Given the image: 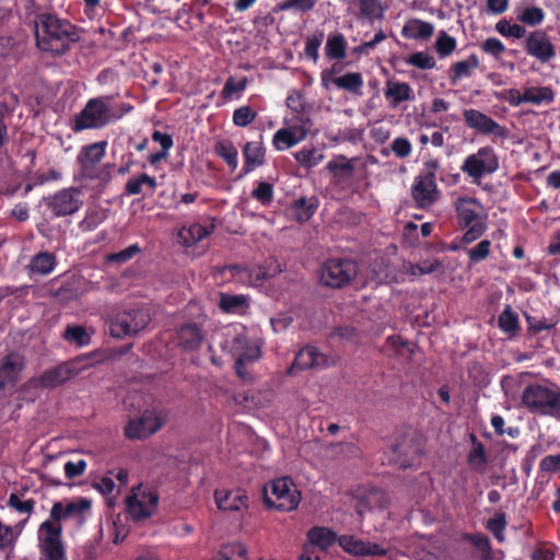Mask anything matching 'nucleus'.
<instances>
[{
    "label": "nucleus",
    "instance_id": "nucleus-52",
    "mask_svg": "<svg viewBox=\"0 0 560 560\" xmlns=\"http://www.w3.org/2000/svg\"><path fill=\"white\" fill-rule=\"evenodd\" d=\"M141 253V247L138 244H131L125 249L110 253L106 256V261L112 264L122 265L131 260L136 255Z\"/></svg>",
    "mask_w": 560,
    "mask_h": 560
},
{
    "label": "nucleus",
    "instance_id": "nucleus-62",
    "mask_svg": "<svg viewBox=\"0 0 560 560\" xmlns=\"http://www.w3.org/2000/svg\"><path fill=\"white\" fill-rule=\"evenodd\" d=\"M495 97L499 100L506 101L511 106H520L522 103H526L523 100V94L517 89H509L499 93H495Z\"/></svg>",
    "mask_w": 560,
    "mask_h": 560
},
{
    "label": "nucleus",
    "instance_id": "nucleus-39",
    "mask_svg": "<svg viewBox=\"0 0 560 560\" xmlns=\"http://www.w3.org/2000/svg\"><path fill=\"white\" fill-rule=\"evenodd\" d=\"M147 186L150 190L154 191L158 187L155 177L145 173H141L136 177L129 178L125 185V194L128 196H136L142 192V186Z\"/></svg>",
    "mask_w": 560,
    "mask_h": 560
},
{
    "label": "nucleus",
    "instance_id": "nucleus-6",
    "mask_svg": "<svg viewBox=\"0 0 560 560\" xmlns=\"http://www.w3.org/2000/svg\"><path fill=\"white\" fill-rule=\"evenodd\" d=\"M422 451V438L409 429L396 438L389 459L399 468L406 469L418 464Z\"/></svg>",
    "mask_w": 560,
    "mask_h": 560
},
{
    "label": "nucleus",
    "instance_id": "nucleus-13",
    "mask_svg": "<svg viewBox=\"0 0 560 560\" xmlns=\"http://www.w3.org/2000/svg\"><path fill=\"white\" fill-rule=\"evenodd\" d=\"M525 52L540 63H549L557 56V47L544 30L529 32L524 42Z\"/></svg>",
    "mask_w": 560,
    "mask_h": 560
},
{
    "label": "nucleus",
    "instance_id": "nucleus-64",
    "mask_svg": "<svg viewBox=\"0 0 560 560\" xmlns=\"http://www.w3.org/2000/svg\"><path fill=\"white\" fill-rule=\"evenodd\" d=\"M386 38V34L381 30L374 34V37L369 42H363L354 48L355 54L365 55L370 49H373Z\"/></svg>",
    "mask_w": 560,
    "mask_h": 560
},
{
    "label": "nucleus",
    "instance_id": "nucleus-27",
    "mask_svg": "<svg viewBox=\"0 0 560 560\" xmlns=\"http://www.w3.org/2000/svg\"><path fill=\"white\" fill-rule=\"evenodd\" d=\"M433 33L434 25L419 19H410L401 30L402 37L416 40L429 39Z\"/></svg>",
    "mask_w": 560,
    "mask_h": 560
},
{
    "label": "nucleus",
    "instance_id": "nucleus-8",
    "mask_svg": "<svg viewBox=\"0 0 560 560\" xmlns=\"http://www.w3.org/2000/svg\"><path fill=\"white\" fill-rule=\"evenodd\" d=\"M523 404L542 415L560 418V392L542 385H529L522 395Z\"/></svg>",
    "mask_w": 560,
    "mask_h": 560
},
{
    "label": "nucleus",
    "instance_id": "nucleus-9",
    "mask_svg": "<svg viewBox=\"0 0 560 560\" xmlns=\"http://www.w3.org/2000/svg\"><path fill=\"white\" fill-rule=\"evenodd\" d=\"M264 501L269 508L290 512L301 502V493L288 477L279 478L271 483V492L264 488Z\"/></svg>",
    "mask_w": 560,
    "mask_h": 560
},
{
    "label": "nucleus",
    "instance_id": "nucleus-55",
    "mask_svg": "<svg viewBox=\"0 0 560 560\" xmlns=\"http://www.w3.org/2000/svg\"><path fill=\"white\" fill-rule=\"evenodd\" d=\"M506 516L505 513L500 512L494 515V517L488 520L487 528L493 534V536L499 540H504L503 532L506 527Z\"/></svg>",
    "mask_w": 560,
    "mask_h": 560
},
{
    "label": "nucleus",
    "instance_id": "nucleus-63",
    "mask_svg": "<svg viewBox=\"0 0 560 560\" xmlns=\"http://www.w3.org/2000/svg\"><path fill=\"white\" fill-rule=\"evenodd\" d=\"M9 505L21 513L30 514L34 510L35 501L32 499L22 501L18 494L12 493L9 498Z\"/></svg>",
    "mask_w": 560,
    "mask_h": 560
},
{
    "label": "nucleus",
    "instance_id": "nucleus-44",
    "mask_svg": "<svg viewBox=\"0 0 560 560\" xmlns=\"http://www.w3.org/2000/svg\"><path fill=\"white\" fill-rule=\"evenodd\" d=\"M250 196L262 207H269L275 198L273 184L265 180L256 182V187L252 190Z\"/></svg>",
    "mask_w": 560,
    "mask_h": 560
},
{
    "label": "nucleus",
    "instance_id": "nucleus-16",
    "mask_svg": "<svg viewBox=\"0 0 560 560\" xmlns=\"http://www.w3.org/2000/svg\"><path fill=\"white\" fill-rule=\"evenodd\" d=\"M410 192L416 208L421 210L432 208L441 197L436 180L420 176L415 177Z\"/></svg>",
    "mask_w": 560,
    "mask_h": 560
},
{
    "label": "nucleus",
    "instance_id": "nucleus-54",
    "mask_svg": "<svg viewBox=\"0 0 560 560\" xmlns=\"http://www.w3.org/2000/svg\"><path fill=\"white\" fill-rule=\"evenodd\" d=\"M257 117V113L250 106H241L233 113V124L237 127H246Z\"/></svg>",
    "mask_w": 560,
    "mask_h": 560
},
{
    "label": "nucleus",
    "instance_id": "nucleus-43",
    "mask_svg": "<svg viewBox=\"0 0 560 560\" xmlns=\"http://www.w3.org/2000/svg\"><path fill=\"white\" fill-rule=\"evenodd\" d=\"M499 328L509 335H515L520 329L518 315L512 310L511 305H506L498 317Z\"/></svg>",
    "mask_w": 560,
    "mask_h": 560
},
{
    "label": "nucleus",
    "instance_id": "nucleus-38",
    "mask_svg": "<svg viewBox=\"0 0 560 560\" xmlns=\"http://www.w3.org/2000/svg\"><path fill=\"white\" fill-rule=\"evenodd\" d=\"M219 307L223 313L234 314L248 307V299L243 294L221 293Z\"/></svg>",
    "mask_w": 560,
    "mask_h": 560
},
{
    "label": "nucleus",
    "instance_id": "nucleus-14",
    "mask_svg": "<svg viewBox=\"0 0 560 560\" xmlns=\"http://www.w3.org/2000/svg\"><path fill=\"white\" fill-rule=\"evenodd\" d=\"M463 118L465 125L482 136H493L495 138L504 139L508 135L506 128L495 121L487 114L475 109H464Z\"/></svg>",
    "mask_w": 560,
    "mask_h": 560
},
{
    "label": "nucleus",
    "instance_id": "nucleus-56",
    "mask_svg": "<svg viewBox=\"0 0 560 560\" xmlns=\"http://www.w3.org/2000/svg\"><path fill=\"white\" fill-rule=\"evenodd\" d=\"M490 248L491 242L489 240H482L475 247L468 249L467 256L471 262L477 264L488 258Z\"/></svg>",
    "mask_w": 560,
    "mask_h": 560
},
{
    "label": "nucleus",
    "instance_id": "nucleus-19",
    "mask_svg": "<svg viewBox=\"0 0 560 560\" xmlns=\"http://www.w3.org/2000/svg\"><path fill=\"white\" fill-rule=\"evenodd\" d=\"M242 151L244 165L238 175L240 178L248 175L266 163V148L262 142V136L259 137V140L246 142Z\"/></svg>",
    "mask_w": 560,
    "mask_h": 560
},
{
    "label": "nucleus",
    "instance_id": "nucleus-24",
    "mask_svg": "<svg viewBox=\"0 0 560 560\" xmlns=\"http://www.w3.org/2000/svg\"><path fill=\"white\" fill-rule=\"evenodd\" d=\"M388 497L384 490L373 488L366 491L360 499L357 505V513L363 516L366 511L383 510L388 505Z\"/></svg>",
    "mask_w": 560,
    "mask_h": 560
},
{
    "label": "nucleus",
    "instance_id": "nucleus-17",
    "mask_svg": "<svg viewBox=\"0 0 560 560\" xmlns=\"http://www.w3.org/2000/svg\"><path fill=\"white\" fill-rule=\"evenodd\" d=\"M164 422L154 411L145 410L139 419L128 422L125 434L130 440H142L158 432Z\"/></svg>",
    "mask_w": 560,
    "mask_h": 560
},
{
    "label": "nucleus",
    "instance_id": "nucleus-61",
    "mask_svg": "<svg viewBox=\"0 0 560 560\" xmlns=\"http://www.w3.org/2000/svg\"><path fill=\"white\" fill-rule=\"evenodd\" d=\"M390 149L397 158L406 159L412 152V144L407 138L398 137L393 140Z\"/></svg>",
    "mask_w": 560,
    "mask_h": 560
},
{
    "label": "nucleus",
    "instance_id": "nucleus-49",
    "mask_svg": "<svg viewBox=\"0 0 560 560\" xmlns=\"http://www.w3.org/2000/svg\"><path fill=\"white\" fill-rule=\"evenodd\" d=\"M294 158L303 167L312 168L322 162L324 155L315 148H311L302 149L294 154Z\"/></svg>",
    "mask_w": 560,
    "mask_h": 560
},
{
    "label": "nucleus",
    "instance_id": "nucleus-32",
    "mask_svg": "<svg viewBox=\"0 0 560 560\" xmlns=\"http://www.w3.org/2000/svg\"><path fill=\"white\" fill-rule=\"evenodd\" d=\"M56 267V256L54 253L40 252L32 257L28 264L31 273L46 276Z\"/></svg>",
    "mask_w": 560,
    "mask_h": 560
},
{
    "label": "nucleus",
    "instance_id": "nucleus-53",
    "mask_svg": "<svg viewBox=\"0 0 560 560\" xmlns=\"http://www.w3.org/2000/svg\"><path fill=\"white\" fill-rule=\"evenodd\" d=\"M247 86V78H242L238 82H235L233 77L228 78L224 86L221 91V96L224 100H232L234 94H241Z\"/></svg>",
    "mask_w": 560,
    "mask_h": 560
},
{
    "label": "nucleus",
    "instance_id": "nucleus-34",
    "mask_svg": "<svg viewBox=\"0 0 560 560\" xmlns=\"http://www.w3.org/2000/svg\"><path fill=\"white\" fill-rule=\"evenodd\" d=\"M357 159H347L345 155H339L337 159L329 161L326 168L339 179L350 178L353 176L355 170Z\"/></svg>",
    "mask_w": 560,
    "mask_h": 560
},
{
    "label": "nucleus",
    "instance_id": "nucleus-41",
    "mask_svg": "<svg viewBox=\"0 0 560 560\" xmlns=\"http://www.w3.org/2000/svg\"><path fill=\"white\" fill-rule=\"evenodd\" d=\"M65 340L75 347H86L91 342V336L85 327L81 325H68L62 334Z\"/></svg>",
    "mask_w": 560,
    "mask_h": 560
},
{
    "label": "nucleus",
    "instance_id": "nucleus-10",
    "mask_svg": "<svg viewBox=\"0 0 560 560\" xmlns=\"http://www.w3.org/2000/svg\"><path fill=\"white\" fill-rule=\"evenodd\" d=\"M499 167L500 162L495 150L490 145H485L480 147L476 153L467 155L460 170L476 183L485 175L495 173Z\"/></svg>",
    "mask_w": 560,
    "mask_h": 560
},
{
    "label": "nucleus",
    "instance_id": "nucleus-37",
    "mask_svg": "<svg viewBox=\"0 0 560 560\" xmlns=\"http://www.w3.org/2000/svg\"><path fill=\"white\" fill-rule=\"evenodd\" d=\"M325 54L328 59L341 60L347 55V40L341 33L329 35L325 45Z\"/></svg>",
    "mask_w": 560,
    "mask_h": 560
},
{
    "label": "nucleus",
    "instance_id": "nucleus-35",
    "mask_svg": "<svg viewBox=\"0 0 560 560\" xmlns=\"http://www.w3.org/2000/svg\"><path fill=\"white\" fill-rule=\"evenodd\" d=\"M214 153L222 159L231 171L238 166V152L232 141L228 139L219 140L214 144Z\"/></svg>",
    "mask_w": 560,
    "mask_h": 560
},
{
    "label": "nucleus",
    "instance_id": "nucleus-31",
    "mask_svg": "<svg viewBox=\"0 0 560 560\" xmlns=\"http://www.w3.org/2000/svg\"><path fill=\"white\" fill-rule=\"evenodd\" d=\"M212 230V226L208 228L200 223H192L188 228L183 226L179 230L178 238L184 246L190 247L211 234Z\"/></svg>",
    "mask_w": 560,
    "mask_h": 560
},
{
    "label": "nucleus",
    "instance_id": "nucleus-2",
    "mask_svg": "<svg viewBox=\"0 0 560 560\" xmlns=\"http://www.w3.org/2000/svg\"><path fill=\"white\" fill-rule=\"evenodd\" d=\"M110 100L112 96L90 98L83 109L75 115L72 130L78 132L86 129H102L133 109V106L127 103L109 106Z\"/></svg>",
    "mask_w": 560,
    "mask_h": 560
},
{
    "label": "nucleus",
    "instance_id": "nucleus-36",
    "mask_svg": "<svg viewBox=\"0 0 560 560\" xmlns=\"http://www.w3.org/2000/svg\"><path fill=\"white\" fill-rule=\"evenodd\" d=\"M305 139V132L301 135H295L292 129L281 128L273 135L272 145L278 151H283L285 149L292 148L302 140Z\"/></svg>",
    "mask_w": 560,
    "mask_h": 560
},
{
    "label": "nucleus",
    "instance_id": "nucleus-20",
    "mask_svg": "<svg viewBox=\"0 0 560 560\" xmlns=\"http://www.w3.org/2000/svg\"><path fill=\"white\" fill-rule=\"evenodd\" d=\"M24 365L25 360L21 352H9L4 355L0 361V389L16 383Z\"/></svg>",
    "mask_w": 560,
    "mask_h": 560
},
{
    "label": "nucleus",
    "instance_id": "nucleus-47",
    "mask_svg": "<svg viewBox=\"0 0 560 560\" xmlns=\"http://www.w3.org/2000/svg\"><path fill=\"white\" fill-rule=\"evenodd\" d=\"M480 49L483 54L492 57L498 62L502 61V57L506 51L505 45L497 37L486 38L480 44Z\"/></svg>",
    "mask_w": 560,
    "mask_h": 560
},
{
    "label": "nucleus",
    "instance_id": "nucleus-21",
    "mask_svg": "<svg viewBox=\"0 0 560 560\" xmlns=\"http://www.w3.org/2000/svg\"><path fill=\"white\" fill-rule=\"evenodd\" d=\"M205 341V331L197 323H185L176 331V346L180 350H198Z\"/></svg>",
    "mask_w": 560,
    "mask_h": 560
},
{
    "label": "nucleus",
    "instance_id": "nucleus-4",
    "mask_svg": "<svg viewBox=\"0 0 560 560\" xmlns=\"http://www.w3.org/2000/svg\"><path fill=\"white\" fill-rule=\"evenodd\" d=\"M457 224L466 230L462 237L464 244H470L480 238L487 231L486 217L482 215L481 203L468 196H459L453 202Z\"/></svg>",
    "mask_w": 560,
    "mask_h": 560
},
{
    "label": "nucleus",
    "instance_id": "nucleus-7",
    "mask_svg": "<svg viewBox=\"0 0 560 560\" xmlns=\"http://www.w3.org/2000/svg\"><path fill=\"white\" fill-rule=\"evenodd\" d=\"M95 352L78 355L75 359L61 363L45 371L37 380L43 387L54 388L62 385L68 380L78 375L86 366L93 365L98 360L94 359Z\"/></svg>",
    "mask_w": 560,
    "mask_h": 560
},
{
    "label": "nucleus",
    "instance_id": "nucleus-1",
    "mask_svg": "<svg viewBox=\"0 0 560 560\" xmlns=\"http://www.w3.org/2000/svg\"><path fill=\"white\" fill-rule=\"evenodd\" d=\"M34 23L36 47L54 58L67 55L81 38L80 27L56 13H39Z\"/></svg>",
    "mask_w": 560,
    "mask_h": 560
},
{
    "label": "nucleus",
    "instance_id": "nucleus-60",
    "mask_svg": "<svg viewBox=\"0 0 560 560\" xmlns=\"http://www.w3.org/2000/svg\"><path fill=\"white\" fill-rule=\"evenodd\" d=\"M233 400L235 404L249 409L261 407L260 393L245 392L235 394L233 395Z\"/></svg>",
    "mask_w": 560,
    "mask_h": 560
},
{
    "label": "nucleus",
    "instance_id": "nucleus-40",
    "mask_svg": "<svg viewBox=\"0 0 560 560\" xmlns=\"http://www.w3.org/2000/svg\"><path fill=\"white\" fill-rule=\"evenodd\" d=\"M523 100L535 105L550 104L555 101V93L550 86H532L525 89Z\"/></svg>",
    "mask_w": 560,
    "mask_h": 560
},
{
    "label": "nucleus",
    "instance_id": "nucleus-23",
    "mask_svg": "<svg viewBox=\"0 0 560 560\" xmlns=\"http://www.w3.org/2000/svg\"><path fill=\"white\" fill-rule=\"evenodd\" d=\"M384 96L388 103V107L395 109L398 105L406 101L415 98L413 91L409 83L388 80L386 82V89L384 90Z\"/></svg>",
    "mask_w": 560,
    "mask_h": 560
},
{
    "label": "nucleus",
    "instance_id": "nucleus-48",
    "mask_svg": "<svg viewBox=\"0 0 560 560\" xmlns=\"http://www.w3.org/2000/svg\"><path fill=\"white\" fill-rule=\"evenodd\" d=\"M406 63L416 67L420 70H431L436 67V61L433 56L425 51H416L406 58Z\"/></svg>",
    "mask_w": 560,
    "mask_h": 560
},
{
    "label": "nucleus",
    "instance_id": "nucleus-45",
    "mask_svg": "<svg viewBox=\"0 0 560 560\" xmlns=\"http://www.w3.org/2000/svg\"><path fill=\"white\" fill-rule=\"evenodd\" d=\"M546 18L545 11L536 5L525 7L523 11L518 14L517 20L527 26H538L540 25Z\"/></svg>",
    "mask_w": 560,
    "mask_h": 560
},
{
    "label": "nucleus",
    "instance_id": "nucleus-22",
    "mask_svg": "<svg viewBox=\"0 0 560 560\" xmlns=\"http://www.w3.org/2000/svg\"><path fill=\"white\" fill-rule=\"evenodd\" d=\"M159 502V495L155 492L143 493L142 499L136 495L127 498V510L135 521L145 520L150 517Z\"/></svg>",
    "mask_w": 560,
    "mask_h": 560
},
{
    "label": "nucleus",
    "instance_id": "nucleus-29",
    "mask_svg": "<svg viewBox=\"0 0 560 560\" xmlns=\"http://www.w3.org/2000/svg\"><path fill=\"white\" fill-rule=\"evenodd\" d=\"M319 206L316 197H301L291 205L292 215L300 223L307 222L315 213Z\"/></svg>",
    "mask_w": 560,
    "mask_h": 560
},
{
    "label": "nucleus",
    "instance_id": "nucleus-33",
    "mask_svg": "<svg viewBox=\"0 0 560 560\" xmlns=\"http://www.w3.org/2000/svg\"><path fill=\"white\" fill-rule=\"evenodd\" d=\"M106 141L94 142L81 148L77 155V163L100 164L106 153Z\"/></svg>",
    "mask_w": 560,
    "mask_h": 560
},
{
    "label": "nucleus",
    "instance_id": "nucleus-50",
    "mask_svg": "<svg viewBox=\"0 0 560 560\" xmlns=\"http://www.w3.org/2000/svg\"><path fill=\"white\" fill-rule=\"evenodd\" d=\"M324 40V32L316 31L314 34L306 37L304 54L307 59L317 61L319 58L318 49Z\"/></svg>",
    "mask_w": 560,
    "mask_h": 560
},
{
    "label": "nucleus",
    "instance_id": "nucleus-3",
    "mask_svg": "<svg viewBox=\"0 0 560 560\" xmlns=\"http://www.w3.org/2000/svg\"><path fill=\"white\" fill-rule=\"evenodd\" d=\"M310 544L320 550H327L336 542L348 553L353 556H385L386 549L378 544L364 541L353 536H340L328 527L314 526L307 532Z\"/></svg>",
    "mask_w": 560,
    "mask_h": 560
},
{
    "label": "nucleus",
    "instance_id": "nucleus-46",
    "mask_svg": "<svg viewBox=\"0 0 560 560\" xmlns=\"http://www.w3.org/2000/svg\"><path fill=\"white\" fill-rule=\"evenodd\" d=\"M464 538L476 547L481 560H492V548L487 536L482 534H466Z\"/></svg>",
    "mask_w": 560,
    "mask_h": 560
},
{
    "label": "nucleus",
    "instance_id": "nucleus-57",
    "mask_svg": "<svg viewBox=\"0 0 560 560\" xmlns=\"http://www.w3.org/2000/svg\"><path fill=\"white\" fill-rule=\"evenodd\" d=\"M316 2L317 0H285L279 3V10H294L296 12H308L314 9Z\"/></svg>",
    "mask_w": 560,
    "mask_h": 560
},
{
    "label": "nucleus",
    "instance_id": "nucleus-51",
    "mask_svg": "<svg viewBox=\"0 0 560 560\" xmlns=\"http://www.w3.org/2000/svg\"><path fill=\"white\" fill-rule=\"evenodd\" d=\"M456 39L445 31H441L435 42V49L440 58L450 56L456 49Z\"/></svg>",
    "mask_w": 560,
    "mask_h": 560
},
{
    "label": "nucleus",
    "instance_id": "nucleus-12",
    "mask_svg": "<svg viewBox=\"0 0 560 560\" xmlns=\"http://www.w3.org/2000/svg\"><path fill=\"white\" fill-rule=\"evenodd\" d=\"M43 203L55 218L72 215L83 206L82 190L78 187L62 188L44 197Z\"/></svg>",
    "mask_w": 560,
    "mask_h": 560
},
{
    "label": "nucleus",
    "instance_id": "nucleus-26",
    "mask_svg": "<svg viewBox=\"0 0 560 560\" xmlns=\"http://www.w3.org/2000/svg\"><path fill=\"white\" fill-rule=\"evenodd\" d=\"M80 176L84 179L97 180L98 185L106 186L112 180L113 164L78 163Z\"/></svg>",
    "mask_w": 560,
    "mask_h": 560
},
{
    "label": "nucleus",
    "instance_id": "nucleus-59",
    "mask_svg": "<svg viewBox=\"0 0 560 560\" xmlns=\"http://www.w3.org/2000/svg\"><path fill=\"white\" fill-rule=\"evenodd\" d=\"M526 323L528 325V330L538 334L542 330L552 329L556 325L555 322L547 319L546 317H536L528 314H525Z\"/></svg>",
    "mask_w": 560,
    "mask_h": 560
},
{
    "label": "nucleus",
    "instance_id": "nucleus-18",
    "mask_svg": "<svg viewBox=\"0 0 560 560\" xmlns=\"http://www.w3.org/2000/svg\"><path fill=\"white\" fill-rule=\"evenodd\" d=\"M336 358L327 352H296L293 363L288 370L289 374L298 371L318 370L335 364Z\"/></svg>",
    "mask_w": 560,
    "mask_h": 560
},
{
    "label": "nucleus",
    "instance_id": "nucleus-11",
    "mask_svg": "<svg viewBox=\"0 0 560 560\" xmlns=\"http://www.w3.org/2000/svg\"><path fill=\"white\" fill-rule=\"evenodd\" d=\"M150 322L144 310L132 308L113 316L108 323L109 335L114 338L132 337L144 329Z\"/></svg>",
    "mask_w": 560,
    "mask_h": 560
},
{
    "label": "nucleus",
    "instance_id": "nucleus-58",
    "mask_svg": "<svg viewBox=\"0 0 560 560\" xmlns=\"http://www.w3.org/2000/svg\"><path fill=\"white\" fill-rule=\"evenodd\" d=\"M360 12L365 18H381L383 8L381 0H358Z\"/></svg>",
    "mask_w": 560,
    "mask_h": 560
},
{
    "label": "nucleus",
    "instance_id": "nucleus-5",
    "mask_svg": "<svg viewBox=\"0 0 560 560\" xmlns=\"http://www.w3.org/2000/svg\"><path fill=\"white\" fill-rule=\"evenodd\" d=\"M358 264L351 258H329L319 270V283L330 289H342L351 284L358 275Z\"/></svg>",
    "mask_w": 560,
    "mask_h": 560
},
{
    "label": "nucleus",
    "instance_id": "nucleus-25",
    "mask_svg": "<svg viewBox=\"0 0 560 560\" xmlns=\"http://www.w3.org/2000/svg\"><path fill=\"white\" fill-rule=\"evenodd\" d=\"M214 498L218 508L223 511H240L242 508H246L248 500L241 490H217Z\"/></svg>",
    "mask_w": 560,
    "mask_h": 560
},
{
    "label": "nucleus",
    "instance_id": "nucleus-30",
    "mask_svg": "<svg viewBox=\"0 0 560 560\" xmlns=\"http://www.w3.org/2000/svg\"><path fill=\"white\" fill-rule=\"evenodd\" d=\"M332 84L339 90L346 91L354 96L363 95L364 81L360 72H347L335 78Z\"/></svg>",
    "mask_w": 560,
    "mask_h": 560
},
{
    "label": "nucleus",
    "instance_id": "nucleus-42",
    "mask_svg": "<svg viewBox=\"0 0 560 560\" xmlns=\"http://www.w3.org/2000/svg\"><path fill=\"white\" fill-rule=\"evenodd\" d=\"M66 514L68 515V518H75L78 523L81 525L84 523V515L88 513L91 509V500L85 498H80L75 501H69L65 500L62 501Z\"/></svg>",
    "mask_w": 560,
    "mask_h": 560
},
{
    "label": "nucleus",
    "instance_id": "nucleus-15",
    "mask_svg": "<svg viewBox=\"0 0 560 560\" xmlns=\"http://www.w3.org/2000/svg\"><path fill=\"white\" fill-rule=\"evenodd\" d=\"M61 525L45 521L40 525V548L45 560H65V546L61 540Z\"/></svg>",
    "mask_w": 560,
    "mask_h": 560
},
{
    "label": "nucleus",
    "instance_id": "nucleus-28",
    "mask_svg": "<svg viewBox=\"0 0 560 560\" xmlns=\"http://www.w3.org/2000/svg\"><path fill=\"white\" fill-rule=\"evenodd\" d=\"M479 67V58L476 54H470L465 60L454 62L450 69V81L452 85L458 81L469 78L472 71Z\"/></svg>",
    "mask_w": 560,
    "mask_h": 560
}]
</instances>
